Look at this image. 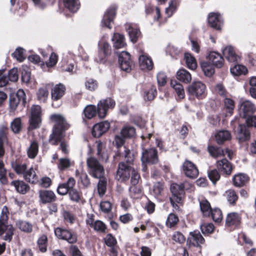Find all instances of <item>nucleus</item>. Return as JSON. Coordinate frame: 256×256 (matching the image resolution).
Here are the masks:
<instances>
[{
	"label": "nucleus",
	"instance_id": "1",
	"mask_svg": "<svg viewBox=\"0 0 256 256\" xmlns=\"http://www.w3.org/2000/svg\"><path fill=\"white\" fill-rule=\"evenodd\" d=\"M50 120L55 123L52 130V132L50 135L48 142L52 146H57L60 143L59 150L62 153L68 154L69 152L68 149V144L64 140L65 133L70 125L65 118L60 114H52L50 116Z\"/></svg>",
	"mask_w": 256,
	"mask_h": 256
},
{
	"label": "nucleus",
	"instance_id": "2",
	"mask_svg": "<svg viewBox=\"0 0 256 256\" xmlns=\"http://www.w3.org/2000/svg\"><path fill=\"white\" fill-rule=\"evenodd\" d=\"M124 150L120 156L124 158V161L119 162L116 170V179L122 182H127L130 178V173L134 168L130 166L133 164L134 157V154L126 147H124Z\"/></svg>",
	"mask_w": 256,
	"mask_h": 256
},
{
	"label": "nucleus",
	"instance_id": "3",
	"mask_svg": "<svg viewBox=\"0 0 256 256\" xmlns=\"http://www.w3.org/2000/svg\"><path fill=\"white\" fill-rule=\"evenodd\" d=\"M9 212L6 206H4L2 210L0 216V236H3L4 240L10 242L12 239L14 228L12 224L8 222Z\"/></svg>",
	"mask_w": 256,
	"mask_h": 256
},
{
	"label": "nucleus",
	"instance_id": "4",
	"mask_svg": "<svg viewBox=\"0 0 256 256\" xmlns=\"http://www.w3.org/2000/svg\"><path fill=\"white\" fill-rule=\"evenodd\" d=\"M172 196L170 198V202L176 210L180 211V208L178 204H182V198L185 194L184 184H172L170 186Z\"/></svg>",
	"mask_w": 256,
	"mask_h": 256
},
{
	"label": "nucleus",
	"instance_id": "5",
	"mask_svg": "<svg viewBox=\"0 0 256 256\" xmlns=\"http://www.w3.org/2000/svg\"><path fill=\"white\" fill-rule=\"evenodd\" d=\"M42 112L38 105H33L30 108L28 130L32 131L39 128L42 125Z\"/></svg>",
	"mask_w": 256,
	"mask_h": 256
},
{
	"label": "nucleus",
	"instance_id": "6",
	"mask_svg": "<svg viewBox=\"0 0 256 256\" xmlns=\"http://www.w3.org/2000/svg\"><path fill=\"white\" fill-rule=\"evenodd\" d=\"M26 102V95L23 90L20 89L16 93L11 94L8 102L10 112H14L18 106L24 107Z\"/></svg>",
	"mask_w": 256,
	"mask_h": 256
},
{
	"label": "nucleus",
	"instance_id": "7",
	"mask_svg": "<svg viewBox=\"0 0 256 256\" xmlns=\"http://www.w3.org/2000/svg\"><path fill=\"white\" fill-rule=\"evenodd\" d=\"M54 232L56 237L68 244H73L78 242V234L74 230L64 226L57 227L54 228Z\"/></svg>",
	"mask_w": 256,
	"mask_h": 256
},
{
	"label": "nucleus",
	"instance_id": "8",
	"mask_svg": "<svg viewBox=\"0 0 256 256\" xmlns=\"http://www.w3.org/2000/svg\"><path fill=\"white\" fill-rule=\"evenodd\" d=\"M86 164L88 173L93 178H102L103 176H104V166L96 158L94 157L88 158Z\"/></svg>",
	"mask_w": 256,
	"mask_h": 256
},
{
	"label": "nucleus",
	"instance_id": "9",
	"mask_svg": "<svg viewBox=\"0 0 256 256\" xmlns=\"http://www.w3.org/2000/svg\"><path fill=\"white\" fill-rule=\"evenodd\" d=\"M116 106L115 100L111 98H106L100 100L96 106L98 117L100 119L104 118L110 110H112Z\"/></svg>",
	"mask_w": 256,
	"mask_h": 256
},
{
	"label": "nucleus",
	"instance_id": "10",
	"mask_svg": "<svg viewBox=\"0 0 256 256\" xmlns=\"http://www.w3.org/2000/svg\"><path fill=\"white\" fill-rule=\"evenodd\" d=\"M112 54V48L110 44L106 42L98 43V54L95 57V61L99 64H104L109 62V58Z\"/></svg>",
	"mask_w": 256,
	"mask_h": 256
},
{
	"label": "nucleus",
	"instance_id": "11",
	"mask_svg": "<svg viewBox=\"0 0 256 256\" xmlns=\"http://www.w3.org/2000/svg\"><path fill=\"white\" fill-rule=\"evenodd\" d=\"M190 95L198 100L204 98L206 96V86L200 82H194L188 88Z\"/></svg>",
	"mask_w": 256,
	"mask_h": 256
},
{
	"label": "nucleus",
	"instance_id": "12",
	"mask_svg": "<svg viewBox=\"0 0 256 256\" xmlns=\"http://www.w3.org/2000/svg\"><path fill=\"white\" fill-rule=\"evenodd\" d=\"M141 160L142 162L150 164H155L158 162L159 159L158 150L154 148L143 149Z\"/></svg>",
	"mask_w": 256,
	"mask_h": 256
},
{
	"label": "nucleus",
	"instance_id": "13",
	"mask_svg": "<svg viewBox=\"0 0 256 256\" xmlns=\"http://www.w3.org/2000/svg\"><path fill=\"white\" fill-rule=\"evenodd\" d=\"M242 223L241 214L237 212L228 213L225 218V226L231 229H236L240 227Z\"/></svg>",
	"mask_w": 256,
	"mask_h": 256
},
{
	"label": "nucleus",
	"instance_id": "14",
	"mask_svg": "<svg viewBox=\"0 0 256 256\" xmlns=\"http://www.w3.org/2000/svg\"><path fill=\"white\" fill-rule=\"evenodd\" d=\"M118 56L120 68L121 70L126 72H130L134 64L130 54L123 51L118 54Z\"/></svg>",
	"mask_w": 256,
	"mask_h": 256
},
{
	"label": "nucleus",
	"instance_id": "15",
	"mask_svg": "<svg viewBox=\"0 0 256 256\" xmlns=\"http://www.w3.org/2000/svg\"><path fill=\"white\" fill-rule=\"evenodd\" d=\"M205 240L198 230L190 232L186 240L188 248H201V244H204Z\"/></svg>",
	"mask_w": 256,
	"mask_h": 256
},
{
	"label": "nucleus",
	"instance_id": "16",
	"mask_svg": "<svg viewBox=\"0 0 256 256\" xmlns=\"http://www.w3.org/2000/svg\"><path fill=\"white\" fill-rule=\"evenodd\" d=\"M182 170L185 176L192 179L196 178L199 174L198 170L196 165L188 160L183 163Z\"/></svg>",
	"mask_w": 256,
	"mask_h": 256
},
{
	"label": "nucleus",
	"instance_id": "17",
	"mask_svg": "<svg viewBox=\"0 0 256 256\" xmlns=\"http://www.w3.org/2000/svg\"><path fill=\"white\" fill-rule=\"evenodd\" d=\"M240 114L244 118H246L256 112V106L249 100H244L240 104Z\"/></svg>",
	"mask_w": 256,
	"mask_h": 256
},
{
	"label": "nucleus",
	"instance_id": "18",
	"mask_svg": "<svg viewBox=\"0 0 256 256\" xmlns=\"http://www.w3.org/2000/svg\"><path fill=\"white\" fill-rule=\"evenodd\" d=\"M216 166L219 172L226 176L231 175L234 169L232 164L226 158L218 160Z\"/></svg>",
	"mask_w": 256,
	"mask_h": 256
},
{
	"label": "nucleus",
	"instance_id": "19",
	"mask_svg": "<svg viewBox=\"0 0 256 256\" xmlns=\"http://www.w3.org/2000/svg\"><path fill=\"white\" fill-rule=\"evenodd\" d=\"M110 128V123L104 120L95 124L92 129V135L94 138H100Z\"/></svg>",
	"mask_w": 256,
	"mask_h": 256
},
{
	"label": "nucleus",
	"instance_id": "20",
	"mask_svg": "<svg viewBox=\"0 0 256 256\" xmlns=\"http://www.w3.org/2000/svg\"><path fill=\"white\" fill-rule=\"evenodd\" d=\"M40 202L42 204H51L56 200V196L51 190H40L38 191Z\"/></svg>",
	"mask_w": 256,
	"mask_h": 256
},
{
	"label": "nucleus",
	"instance_id": "21",
	"mask_svg": "<svg viewBox=\"0 0 256 256\" xmlns=\"http://www.w3.org/2000/svg\"><path fill=\"white\" fill-rule=\"evenodd\" d=\"M208 22L210 26L214 29L220 30L223 24L220 14L218 12H210L208 16Z\"/></svg>",
	"mask_w": 256,
	"mask_h": 256
},
{
	"label": "nucleus",
	"instance_id": "22",
	"mask_svg": "<svg viewBox=\"0 0 256 256\" xmlns=\"http://www.w3.org/2000/svg\"><path fill=\"white\" fill-rule=\"evenodd\" d=\"M116 10L114 7H110L107 10L101 22V25L102 27H106L109 29L112 28L110 23L114 21L116 15Z\"/></svg>",
	"mask_w": 256,
	"mask_h": 256
},
{
	"label": "nucleus",
	"instance_id": "23",
	"mask_svg": "<svg viewBox=\"0 0 256 256\" xmlns=\"http://www.w3.org/2000/svg\"><path fill=\"white\" fill-rule=\"evenodd\" d=\"M250 180V178L248 174L240 172L233 176L232 184L235 187L242 188L246 186Z\"/></svg>",
	"mask_w": 256,
	"mask_h": 256
},
{
	"label": "nucleus",
	"instance_id": "24",
	"mask_svg": "<svg viewBox=\"0 0 256 256\" xmlns=\"http://www.w3.org/2000/svg\"><path fill=\"white\" fill-rule=\"evenodd\" d=\"M66 88L65 86L61 83L56 84L51 91L52 100L53 101H57L61 99L65 94Z\"/></svg>",
	"mask_w": 256,
	"mask_h": 256
},
{
	"label": "nucleus",
	"instance_id": "25",
	"mask_svg": "<svg viewBox=\"0 0 256 256\" xmlns=\"http://www.w3.org/2000/svg\"><path fill=\"white\" fill-rule=\"evenodd\" d=\"M238 138L240 142L248 140L250 134L248 127L244 124H240L238 130Z\"/></svg>",
	"mask_w": 256,
	"mask_h": 256
},
{
	"label": "nucleus",
	"instance_id": "26",
	"mask_svg": "<svg viewBox=\"0 0 256 256\" xmlns=\"http://www.w3.org/2000/svg\"><path fill=\"white\" fill-rule=\"evenodd\" d=\"M208 60L213 66L218 68H222L224 64V59L222 56L216 52H211L208 56Z\"/></svg>",
	"mask_w": 256,
	"mask_h": 256
},
{
	"label": "nucleus",
	"instance_id": "27",
	"mask_svg": "<svg viewBox=\"0 0 256 256\" xmlns=\"http://www.w3.org/2000/svg\"><path fill=\"white\" fill-rule=\"evenodd\" d=\"M10 185L14 186L17 192L22 194L27 193L30 189V186L23 180H13L11 182Z\"/></svg>",
	"mask_w": 256,
	"mask_h": 256
},
{
	"label": "nucleus",
	"instance_id": "28",
	"mask_svg": "<svg viewBox=\"0 0 256 256\" xmlns=\"http://www.w3.org/2000/svg\"><path fill=\"white\" fill-rule=\"evenodd\" d=\"M62 4L65 8L71 12H76L80 8V0H62Z\"/></svg>",
	"mask_w": 256,
	"mask_h": 256
},
{
	"label": "nucleus",
	"instance_id": "29",
	"mask_svg": "<svg viewBox=\"0 0 256 256\" xmlns=\"http://www.w3.org/2000/svg\"><path fill=\"white\" fill-rule=\"evenodd\" d=\"M22 176L25 180L30 184H36L38 182V176L32 166L26 170Z\"/></svg>",
	"mask_w": 256,
	"mask_h": 256
},
{
	"label": "nucleus",
	"instance_id": "30",
	"mask_svg": "<svg viewBox=\"0 0 256 256\" xmlns=\"http://www.w3.org/2000/svg\"><path fill=\"white\" fill-rule=\"evenodd\" d=\"M112 41L113 42V46L116 49L122 48L126 46L124 36L119 33H114Z\"/></svg>",
	"mask_w": 256,
	"mask_h": 256
},
{
	"label": "nucleus",
	"instance_id": "31",
	"mask_svg": "<svg viewBox=\"0 0 256 256\" xmlns=\"http://www.w3.org/2000/svg\"><path fill=\"white\" fill-rule=\"evenodd\" d=\"M140 66L142 70H152L154 64L152 58L146 56L141 55L139 57Z\"/></svg>",
	"mask_w": 256,
	"mask_h": 256
},
{
	"label": "nucleus",
	"instance_id": "32",
	"mask_svg": "<svg viewBox=\"0 0 256 256\" xmlns=\"http://www.w3.org/2000/svg\"><path fill=\"white\" fill-rule=\"evenodd\" d=\"M82 114L86 120H91L98 116L96 106L94 104L87 105L84 109Z\"/></svg>",
	"mask_w": 256,
	"mask_h": 256
},
{
	"label": "nucleus",
	"instance_id": "33",
	"mask_svg": "<svg viewBox=\"0 0 256 256\" xmlns=\"http://www.w3.org/2000/svg\"><path fill=\"white\" fill-rule=\"evenodd\" d=\"M127 32L131 41L133 43L136 42L141 36L140 31L136 26L130 25L127 28Z\"/></svg>",
	"mask_w": 256,
	"mask_h": 256
},
{
	"label": "nucleus",
	"instance_id": "34",
	"mask_svg": "<svg viewBox=\"0 0 256 256\" xmlns=\"http://www.w3.org/2000/svg\"><path fill=\"white\" fill-rule=\"evenodd\" d=\"M224 196L231 206H235L238 200V196L234 189H229L225 192Z\"/></svg>",
	"mask_w": 256,
	"mask_h": 256
},
{
	"label": "nucleus",
	"instance_id": "35",
	"mask_svg": "<svg viewBox=\"0 0 256 256\" xmlns=\"http://www.w3.org/2000/svg\"><path fill=\"white\" fill-rule=\"evenodd\" d=\"M215 138L218 144H222L231 138V134L228 130H222L216 134Z\"/></svg>",
	"mask_w": 256,
	"mask_h": 256
},
{
	"label": "nucleus",
	"instance_id": "36",
	"mask_svg": "<svg viewBox=\"0 0 256 256\" xmlns=\"http://www.w3.org/2000/svg\"><path fill=\"white\" fill-rule=\"evenodd\" d=\"M208 218H211L215 223L220 224L223 220V214L222 210L218 208H214L210 214L209 217Z\"/></svg>",
	"mask_w": 256,
	"mask_h": 256
},
{
	"label": "nucleus",
	"instance_id": "37",
	"mask_svg": "<svg viewBox=\"0 0 256 256\" xmlns=\"http://www.w3.org/2000/svg\"><path fill=\"white\" fill-rule=\"evenodd\" d=\"M11 166L18 174H22L27 170V164H22L20 160H16L11 162Z\"/></svg>",
	"mask_w": 256,
	"mask_h": 256
},
{
	"label": "nucleus",
	"instance_id": "38",
	"mask_svg": "<svg viewBox=\"0 0 256 256\" xmlns=\"http://www.w3.org/2000/svg\"><path fill=\"white\" fill-rule=\"evenodd\" d=\"M223 54L227 60L230 62H236L238 60V56L231 46L226 47L223 50Z\"/></svg>",
	"mask_w": 256,
	"mask_h": 256
},
{
	"label": "nucleus",
	"instance_id": "39",
	"mask_svg": "<svg viewBox=\"0 0 256 256\" xmlns=\"http://www.w3.org/2000/svg\"><path fill=\"white\" fill-rule=\"evenodd\" d=\"M176 78L180 82L185 84L190 82L192 76L190 73L185 69H180L176 72Z\"/></svg>",
	"mask_w": 256,
	"mask_h": 256
},
{
	"label": "nucleus",
	"instance_id": "40",
	"mask_svg": "<svg viewBox=\"0 0 256 256\" xmlns=\"http://www.w3.org/2000/svg\"><path fill=\"white\" fill-rule=\"evenodd\" d=\"M200 212L204 217H209L210 214L213 208L211 207L210 202L206 199L200 202Z\"/></svg>",
	"mask_w": 256,
	"mask_h": 256
},
{
	"label": "nucleus",
	"instance_id": "41",
	"mask_svg": "<svg viewBox=\"0 0 256 256\" xmlns=\"http://www.w3.org/2000/svg\"><path fill=\"white\" fill-rule=\"evenodd\" d=\"M16 226L21 231L30 233L32 232L33 226L32 224L23 220H18L16 222Z\"/></svg>",
	"mask_w": 256,
	"mask_h": 256
},
{
	"label": "nucleus",
	"instance_id": "42",
	"mask_svg": "<svg viewBox=\"0 0 256 256\" xmlns=\"http://www.w3.org/2000/svg\"><path fill=\"white\" fill-rule=\"evenodd\" d=\"M68 194L70 200L73 202L79 203L83 200L82 192L76 188L70 190Z\"/></svg>",
	"mask_w": 256,
	"mask_h": 256
},
{
	"label": "nucleus",
	"instance_id": "43",
	"mask_svg": "<svg viewBox=\"0 0 256 256\" xmlns=\"http://www.w3.org/2000/svg\"><path fill=\"white\" fill-rule=\"evenodd\" d=\"M208 151L210 156L215 158L224 156V150L220 147L212 145L208 146Z\"/></svg>",
	"mask_w": 256,
	"mask_h": 256
},
{
	"label": "nucleus",
	"instance_id": "44",
	"mask_svg": "<svg viewBox=\"0 0 256 256\" xmlns=\"http://www.w3.org/2000/svg\"><path fill=\"white\" fill-rule=\"evenodd\" d=\"M37 246L39 250L42 252H46L47 251L48 246V238L46 234L41 235L38 239Z\"/></svg>",
	"mask_w": 256,
	"mask_h": 256
},
{
	"label": "nucleus",
	"instance_id": "45",
	"mask_svg": "<svg viewBox=\"0 0 256 256\" xmlns=\"http://www.w3.org/2000/svg\"><path fill=\"white\" fill-rule=\"evenodd\" d=\"M38 152V144L36 140H33L27 150L28 156L34 159V158Z\"/></svg>",
	"mask_w": 256,
	"mask_h": 256
},
{
	"label": "nucleus",
	"instance_id": "46",
	"mask_svg": "<svg viewBox=\"0 0 256 256\" xmlns=\"http://www.w3.org/2000/svg\"><path fill=\"white\" fill-rule=\"evenodd\" d=\"M201 68L204 74L208 76H211L214 73V69L212 64L208 62H202L200 64Z\"/></svg>",
	"mask_w": 256,
	"mask_h": 256
},
{
	"label": "nucleus",
	"instance_id": "47",
	"mask_svg": "<svg viewBox=\"0 0 256 256\" xmlns=\"http://www.w3.org/2000/svg\"><path fill=\"white\" fill-rule=\"evenodd\" d=\"M136 133V129L134 126H126L121 130L120 134L126 139L133 138Z\"/></svg>",
	"mask_w": 256,
	"mask_h": 256
},
{
	"label": "nucleus",
	"instance_id": "48",
	"mask_svg": "<svg viewBox=\"0 0 256 256\" xmlns=\"http://www.w3.org/2000/svg\"><path fill=\"white\" fill-rule=\"evenodd\" d=\"M230 70L231 73L236 76L245 75L248 72L246 67L242 64H236L231 68Z\"/></svg>",
	"mask_w": 256,
	"mask_h": 256
},
{
	"label": "nucleus",
	"instance_id": "49",
	"mask_svg": "<svg viewBox=\"0 0 256 256\" xmlns=\"http://www.w3.org/2000/svg\"><path fill=\"white\" fill-rule=\"evenodd\" d=\"M179 222V218L178 216L174 214H170L167 218L166 222V226L168 228H172L175 227Z\"/></svg>",
	"mask_w": 256,
	"mask_h": 256
},
{
	"label": "nucleus",
	"instance_id": "50",
	"mask_svg": "<svg viewBox=\"0 0 256 256\" xmlns=\"http://www.w3.org/2000/svg\"><path fill=\"white\" fill-rule=\"evenodd\" d=\"M170 85L174 88L180 98L182 99L184 98V90L182 84L178 82L176 80H172Z\"/></svg>",
	"mask_w": 256,
	"mask_h": 256
},
{
	"label": "nucleus",
	"instance_id": "51",
	"mask_svg": "<svg viewBox=\"0 0 256 256\" xmlns=\"http://www.w3.org/2000/svg\"><path fill=\"white\" fill-rule=\"evenodd\" d=\"M99 179L98 182V192L100 196H103L106 190L107 180L106 178L104 176H103L102 178H98Z\"/></svg>",
	"mask_w": 256,
	"mask_h": 256
},
{
	"label": "nucleus",
	"instance_id": "52",
	"mask_svg": "<svg viewBox=\"0 0 256 256\" xmlns=\"http://www.w3.org/2000/svg\"><path fill=\"white\" fill-rule=\"evenodd\" d=\"M157 95L156 88L155 86H152L150 89L146 90L144 93L145 100L152 101L154 99Z\"/></svg>",
	"mask_w": 256,
	"mask_h": 256
},
{
	"label": "nucleus",
	"instance_id": "53",
	"mask_svg": "<svg viewBox=\"0 0 256 256\" xmlns=\"http://www.w3.org/2000/svg\"><path fill=\"white\" fill-rule=\"evenodd\" d=\"M12 130L14 134H19L22 129V122L20 118H14L10 124Z\"/></svg>",
	"mask_w": 256,
	"mask_h": 256
},
{
	"label": "nucleus",
	"instance_id": "54",
	"mask_svg": "<svg viewBox=\"0 0 256 256\" xmlns=\"http://www.w3.org/2000/svg\"><path fill=\"white\" fill-rule=\"evenodd\" d=\"M224 103L226 111L230 115H232L234 112L235 107L234 101L232 98H224Z\"/></svg>",
	"mask_w": 256,
	"mask_h": 256
},
{
	"label": "nucleus",
	"instance_id": "55",
	"mask_svg": "<svg viewBox=\"0 0 256 256\" xmlns=\"http://www.w3.org/2000/svg\"><path fill=\"white\" fill-rule=\"evenodd\" d=\"M184 58L188 67L191 70H195L197 67L196 58L188 53L185 54Z\"/></svg>",
	"mask_w": 256,
	"mask_h": 256
},
{
	"label": "nucleus",
	"instance_id": "56",
	"mask_svg": "<svg viewBox=\"0 0 256 256\" xmlns=\"http://www.w3.org/2000/svg\"><path fill=\"white\" fill-rule=\"evenodd\" d=\"M48 96V91L46 87L40 88L37 92L38 100L40 101L45 102Z\"/></svg>",
	"mask_w": 256,
	"mask_h": 256
},
{
	"label": "nucleus",
	"instance_id": "57",
	"mask_svg": "<svg viewBox=\"0 0 256 256\" xmlns=\"http://www.w3.org/2000/svg\"><path fill=\"white\" fill-rule=\"evenodd\" d=\"M208 177L212 184H215L220 178V172L218 169L210 170L208 172Z\"/></svg>",
	"mask_w": 256,
	"mask_h": 256
},
{
	"label": "nucleus",
	"instance_id": "58",
	"mask_svg": "<svg viewBox=\"0 0 256 256\" xmlns=\"http://www.w3.org/2000/svg\"><path fill=\"white\" fill-rule=\"evenodd\" d=\"M6 170L4 168L3 161L0 160V181L4 184H8V180L6 176Z\"/></svg>",
	"mask_w": 256,
	"mask_h": 256
},
{
	"label": "nucleus",
	"instance_id": "59",
	"mask_svg": "<svg viewBox=\"0 0 256 256\" xmlns=\"http://www.w3.org/2000/svg\"><path fill=\"white\" fill-rule=\"evenodd\" d=\"M12 56L20 62H23L26 58L24 54V49L22 48H17L12 54Z\"/></svg>",
	"mask_w": 256,
	"mask_h": 256
},
{
	"label": "nucleus",
	"instance_id": "60",
	"mask_svg": "<svg viewBox=\"0 0 256 256\" xmlns=\"http://www.w3.org/2000/svg\"><path fill=\"white\" fill-rule=\"evenodd\" d=\"M94 224V225L92 228L95 231L102 233H105L106 232V226L102 221L96 220Z\"/></svg>",
	"mask_w": 256,
	"mask_h": 256
},
{
	"label": "nucleus",
	"instance_id": "61",
	"mask_svg": "<svg viewBox=\"0 0 256 256\" xmlns=\"http://www.w3.org/2000/svg\"><path fill=\"white\" fill-rule=\"evenodd\" d=\"M58 55L52 52L50 56L48 61L46 62L44 64L48 68H52L56 66L58 60Z\"/></svg>",
	"mask_w": 256,
	"mask_h": 256
},
{
	"label": "nucleus",
	"instance_id": "62",
	"mask_svg": "<svg viewBox=\"0 0 256 256\" xmlns=\"http://www.w3.org/2000/svg\"><path fill=\"white\" fill-rule=\"evenodd\" d=\"M70 166V161L68 158H61L59 160V162L58 164V168L63 171L68 168Z\"/></svg>",
	"mask_w": 256,
	"mask_h": 256
},
{
	"label": "nucleus",
	"instance_id": "63",
	"mask_svg": "<svg viewBox=\"0 0 256 256\" xmlns=\"http://www.w3.org/2000/svg\"><path fill=\"white\" fill-rule=\"evenodd\" d=\"M130 176L131 185H138L140 180V176L138 170L134 168L130 173Z\"/></svg>",
	"mask_w": 256,
	"mask_h": 256
},
{
	"label": "nucleus",
	"instance_id": "64",
	"mask_svg": "<svg viewBox=\"0 0 256 256\" xmlns=\"http://www.w3.org/2000/svg\"><path fill=\"white\" fill-rule=\"evenodd\" d=\"M214 226L212 223H208L201 226L200 229L204 235L212 233L214 230Z\"/></svg>",
	"mask_w": 256,
	"mask_h": 256
}]
</instances>
